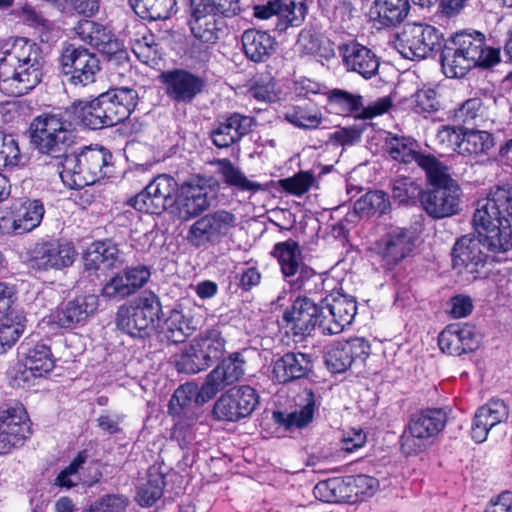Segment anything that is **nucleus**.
<instances>
[{
  "instance_id": "obj_7",
  "label": "nucleus",
  "mask_w": 512,
  "mask_h": 512,
  "mask_svg": "<svg viewBox=\"0 0 512 512\" xmlns=\"http://www.w3.org/2000/svg\"><path fill=\"white\" fill-rule=\"evenodd\" d=\"M446 421L442 409H426L412 415L400 437L403 453L414 455L424 451L445 427Z\"/></svg>"
},
{
  "instance_id": "obj_63",
  "label": "nucleus",
  "mask_w": 512,
  "mask_h": 512,
  "mask_svg": "<svg viewBox=\"0 0 512 512\" xmlns=\"http://www.w3.org/2000/svg\"><path fill=\"white\" fill-rule=\"evenodd\" d=\"M132 50L137 58L144 63L154 60L157 54L154 36L152 34L143 35L141 40H137L133 44Z\"/></svg>"
},
{
  "instance_id": "obj_30",
  "label": "nucleus",
  "mask_w": 512,
  "mask_h": 512,
  "mask_svg": "<svg viewBox=\"0 0 512 512\" xmlns=\"http://www.w3.org/2000/svg\"><path fill=\"white\" fill-rule=\"evenodd\" d=\"M254 122L253 117L237 112L223 117L210 133L213 144L218 148L230 147L251 132Z\"/></svg>"
},
{
  "instance_id": "obj_36",
  "label": "nucleus",
  "mask_w": 512,
  "mask_h": 512,
  "mask_svg": "<svg viewBox=\"0 0 512 512\" xmlns=\"http://www.w3.org/2000/svg\"><path fill=\"white\" fill-rule=\"evenodd\" d=\"M481 242L470 236H463L453 247V268L460 273L466 269L470 273L476 271L477 266L483 265L486 255L480 249Z\"/></svg>"
},
{
  "instance_id": "obj_57",
  "label": "nucleus",
  "mask_w": 512,
  "mask_h": 512,
  "mask_svg": "<svg viewBox=\"0 0 512 512\" xmlns=\"http://www.w3.org/2000/svg\"><path fill=\"white\" fill-rule=\"evenodd\" d=\"M379 486V481L372 476L359 474L347 477V487L361 501L373 496Z\"/></svg>"
},
{
  "instance_id": "obj_28",
  "label": "nucleus",
  "mask_w": 512,
  "mask_h": 512,
  "mask_svg": "<svg viewBox=\"0 0 512 512\" xmlns=\"http://www.w3.org/2000/svg\"><path fill=\"white\" fill-rule=\"evenodd\" d=\"M510 410L501 399H491L480 406L475 414L471 425V437L480 444L487 440L489 432L509 418Z\"/></svg>"
},
{
  "instance_id": "obj_3",
  "label": "nucleus",
  "mask_w": 512,
  "mask_h": 512,
  "mask_svg": "<svg viewBox=\"0 0 512 512\" xmlns=\"http://www.w3.org/2000/svg\"><path fill=\"white\" fill-rule=\"evenodd\" d=\"M112 159L103 147H85L78 153L64 155L57 163L59 176L70 189H82L105 177Z\"/></svg>"
},
{
  "instance_id": "obj_18",
  "label": "nucleus",
  "mask_w": 512,
  "mask_h": 512,
  "mask_svg": "<svg viewBox=\"0 0 512 512\" xmlns=\"http://www.w3.org/2000/svg\"><path fill=\"white\" fill-rule=\"evenodd\" d=\"M177 191L172 213L182 222L198 217L210 207L209 186L205 178H192Z\"/></svg>"
},
{
  "instance_id": "obj_21",
  "label": "nucleus",
  "mask_w": 512,
  "mask_h": 512,
  "mask_svg": "<svg viewBox=\"0 0 512 512\" xmlns=\"http://www.w3.org/2000/svg\"><path fill=\"white\" fill-rule=\"evenodd\" d=\"M98 299L93 294L79 295L61 303L57 309L43 318L41 325H54L57 328H73L84 324L95 313Z\"/></svg>"
},
{
  "instance_id": "obj_17",
  "label": "nucleus",
  "mask_w": 512,
  "mask_h": 512,
  "mask_svg": "<svg viewBox=\"0 0 512 512\" xmlns=\"http://www.w3.org/2000/svg\"><path fill=\"white\" fill-rule=\"evenodd\" d=\"M30 433L27 412L21 403H5L0 406L1 454L22 446Z\"/></svg>"
},
{
  "instance_id": "obj_10",
  "label": "nucleus",
  "mask_w": 512,
  "mask_h": 512,
  "mask_svg": "<svg viewBox=\"0 0 512 512\" xmlns=\"http://www.w3.org/2000/svg\"><path fill=\"white\" fill-rule=\"evenodd\" d=\"M211 399L204 394V383L201 388L194 383L178 387L169 402V413L175 419L173 436L187 438L189 428L197 421L198 407Z\"/></svg>"
},
{
  "instance_id": "obj_42",
  "label": "nucleus",
  "mask_w": 512,
  "mask_h": 512,
  "mask_svg": "<svg viewBox=\"0 0 512 512\" xmlns=\"http://www.w3.org/2000/svg\"><path fill=\"white\" fill-rule=\"evenodd\" d=\"M481 342V335L469 324H450V349L455 355L475 351Z\"/></svg>"
},
{
  "instance_id": "obj_45",
  "label": "nucleus",
  "mask_w": 512,
  "mask_h": 512,
  "mask_svg": "<svg viewBox=\"0 0 512 512\" xmlns=\"http://www.w3.org/2000/svg\"><path fill=\"white\" fill-rule=\"evenodd\" d=\"M191 321L182 311L172 309L165 318L162 333L171 343H183L193 332Z\"/></svg>"
},
{
  "instance_id": "obj_33",
  "label": "nucleus",
  "mask_w": 512,
  "mask_h": 512,
  "mask_svg": "<svg viewBox=\"0 0 512 512\" xmlns=\"http://www.w3.org/2000/svg\"><path fill=\"white\" fill-rule=\"evenodd\" d=\"M123 263V254L110 240L92 243L83 255L84 269L89 272L112 269Z\"/></svg>"
},
{
  "instance_id": "obj_54",
  "label": "nucleus",
  "mask_w": 512,
  "mask_h": 512,
  "mask_svg": "<svg viewBox=\"0 0 512 512\" xmlns=\"http://www.w3.org/2000/svg\"><path fill=\"white\" fill-rule=\"evenodd\" d=\"M193 348V342H191L189 347L181 354L177 361L179 372L196 374L211 365V362L202 353Z\"/></svg>"
},
{
  "instance_id": "obj_39",
  "label": "nucleus",
  "mask_w": 512,
  "mask_h": 512,
  "mask_svg": "<svg viewBox=\"0 0 512 512\" xmlns=\"http://www.w3.org/2000/svg\"><path fill=\"white\" fill-rule=\"evenodd\" d=\"M326 301L330 314L334 317L330 331H343L352 324L357 313V303L353 297L339 294L332 297L331 301Z\"/></svg>"
},
{
  "instance_id": "obj_31",
  "label": "nucleus",
  "mask_w": 512,
  "mask_h": 512,
  "mask_svg": "<svg viewBox=\"0 0 512 512\" xmlns=\"http://www.w3.org/2000/svg\"><path fill=\"white\" fill-rule=\"evenodd\" d=\"M343 64L348 71L358 73L365 79L375 76L379 69L376 54L364 45L350 42L340 47Z\"/></svg>"
},
{
  "instance_id": "obj_50",
  "label": "nucleus",
  "mask_w": 512,
  "mask_h": 512,
  "mask_svg": "<svg viewBox=\"0 0 512 512\" xmlns=\"http://www.w3.org/2000/svg\"><path fill=\"white\" fill-rule=\"evenodd\" d=\"M219 173L223 181L231 187L241 191H258L261 187L259 183L250 181L244 173L236 167L229 159H219L217 161Z\"/></svg>"
},
{
  "instance_id": "obj_4",
  "label": "nucleus",
  "mask_w": 512,
  "mask_h": 512,
  "mask_svg": "<svg viewBox=\"0 0 512 512\" xmlns=\"http://www.w3.org/2000/svg\"><path fill=\"white\" fill-rule=\"evenodd\" d=\"M272 255L277 259L283 279L291 291L310 294L322 291V275L303 261L302 251L296 241L288 239L276 243Z\"/></svg>"
},
{
  "instance_id": "obj_51",
  "label": "nucleus",
  "mask_w": 512,
  "mask_h": 512,
  "mask_svg": "<svg viewBox=\"0 0 512 512\" xmlns=\"http://www.w3.org/2000/svg\"><path fill=\"white\" fill-rule=\"evenodd\" d=\"M390 208L388 195L381 190L369 191L354 204V210L360 215H382Z\"/></svg>"
},
{
  "instance_id": "obj_9",
  "label": "nucleus",
  "mask_w": 512,
  "mask_h": 512,
  "mask_svg": "<svg viewBox=\"0 0 512 512\" xmlns=\"http://www.w3.org/2000/svg\"><path fill=\"white\" fill-rule=\"evenodd\" d=\"M30 137L36 148L55 158L64 152L74 139L68 123L55 114H42L30 124Z\"/></svg>"
},
{
  "instance_id": "obj_6",
  "label": "nucleus",
  "mask_w": 512,
  "mask_h": 512,
  "mask_svg": "<svg viewBox=\"0 0 512 512\" xmlns=\"http://www.w3.org/2000/svg\"><path fill=\"white\" fill-rule=\"evenodd\" d=\"M161 314L159 297L153 292L145 291L129 305L118 309L116 326L132 338L145 339L155 332Z\"/></svg>"
},
{
  "instance_id": "obj_40",
  "label": "nucleus",
  "mask_w": 512,
  "mask_h": 512,
  "mask_svg": "<svg viewBox=\"0 0 512 512\" xmlns=\"http://www.w3.org/2000/svg\"><path fill=\"white\" fill-rule=\"evenodd\" d=\"M71 109L75 118L85 127L92 130L107 127L103 105L100 102V96L90 101H75L72 104Z\"/></svg>"
},
{
  "instance_id": "obj_55",
  "label": "nucleus",
  "mask_w": 512,
  "mask_h": 512,
  "mask_svg": "<svg viewBox=\"0 0 512 512\" xmlns=\"http://www.w3.org/2000/svg\"><path fill=\"white\" fill-rule=\"evenodd\" d=\"M347 479L332 478L319 482L313 489L314 495L324 502H340L344 499L343 491Z\"/></svg>"
},
{
  "instance_id": "obj_46",
  "label": "nucleus",
  "mask_w": 512,
  "mask_h": 512,
  "mask_svg": "<svg viewBox=\"0 0 512 512\" xmlns=\"http://www.w3.org/2000/svg\"><path fill=\"white\" fill-rule=\"evenodd\" d=\"M153 198L156 200L157 205H160L162 210L173 208L175 201V192L178 190L177 181L170 175L160 174L153 178L152 181L146 186Z\"/></svg>"
},
{
  "instance_id": "obj_19",
  "label": "nucleus",
  "mask_w": 512,
  "mask_h": 512,
  "mask_svg": "<svg viewBox=\"0 0 512 512\" xmlns=\"http://www.w3.org/2000/svg\"><path fill=\"white\" fill-rule=\"evenodd\" d=\"M384 149L391 159L404 164L416 162L427 177L435 179L434 173L440 168V161L433 155L420 152L418 142L412 137L387 132Z\"/></svg>"
},
{
  "instance_id": "obj_26",
  "label": "nucleus",
  "mask_w": 512,
  "mask_h": 512,
  "mask_svg": "<svg viewBox=\"0 0 512 512\" xmlns=\"http://www.w3.org/2000/svg\"><path fill=\"white\" fill-rule=\"evenodd\" d=\"M105 113L107 127L125 121L138 104V93L135 89L119 87L99 95Z\"/></svg>"
},
{
  "instance_id": "obj_38",
  "label": "nucleus",
  "mask_w": 512,
  "mask_h": 512,
  "mask_svg": "<svg viewBox=\"0 0 512 512\" xmlns=\"http://www.w3.org/2000/svg\"><path fill=\"white\" fill-rule=\"evenodd\" d=\"M242 45L244 53L250 60L262 62L270 56L274 39L267 32L251 29L243 33Z\"/></svg>"
},
{
  "instance_id": "obj_60",
  "label": "nucleus",
  "mask_w": 512,
  "mask_h": 512,
  "mask_svg": "<svg viewBox=\"0 0 512 512\" xmlns=\"http://www.w3.org/2000/svg\"><path fill=\"white\" fill-rule=\"evenodd\" d=\"M128 204L136 210L147 214H161L163 212L160 205H157L152 193L145 187L141 192L128 200Z\"/></svg>"
},
{
  "instance_id": "obj_58",
  "label": "nucleus",
  "mask_w": 512,
  "mask_h": 512,
  "mask_svg": "<svg viewBox=\"0 0 512 512\" xmlns=\"http://www.w3.org/2000/svg\"><path fill=\"white\" fill-rule=\"evenodd\" d=\"M314 180L311 172L300 171L292 177L280 179L279 186L289 194L301 196L310 189Z\"/></svg>"
},
{
  "instance_id": "obj_53",
  "label": "nucleus",
  "mask_w": 512,
  "mask_h": 512,
  "mask_svg": "<svg viewBox=\"0 0 512 512\" xmlns=\"http://www.w3.org/2000/svg\"><path fill=\"white\" fill-rule=\"evenodd\" d=\"M331 109L341 115L358 113L362 107V97L341 89H333L328 94Z\"/></svg>"
},
{
  "instance_id": "obj_2",
  "label": "nucleus",
  "mask_w": 512,
  "mask_h": 512,
  "mask_svg": "<svg viewBox=\"0 0 512 512\" xmlns=\"http://www.w3.org/2000/svg\"><path fill=\"white\" fill-rule=\"evenodd\" d=\"M473 224L482 246L493 253L512 247V184L500 186L477 202Z\"/></svg>"
},
{
  "instance_id": "obj_61",
  "label": "nucleus",
  "mask_w": 512,
  "mask_h": 512,
  "mask_svg": "<svg viewBox=\"0 0 512 512\" xmlns=\"http://www.w3.org/2000/svg\"><path fill=\"white\" fill-rule=\"evenodd\" d=\"M124 420V415L115 411L106 410L100 414L97 419V426L99 429L109 435L118 434L122 431L121 423Z\"/></svg>"
},
{
  "instance_id": "obj_44",
  "label": "nucleus",
  "mask_w": 512,
  "mask_h": 512,
  "mask_svg": "<svg viewBox=\"0 0 512 512\" xmlns=\"http://www.w3.org/2000/svg\"><path fill=\"white\" fill-rule=\"evenodd\" d=\"M130 6L142 18L165 20L176 12V0H129Z\"/></svg>"
},
{
  "instance_id": "obj_25",
  "label": "nucleus",
  "mask_w": 512,
  "mask_h": 512,
  "mask_svg": "<svg viewBox=\"0 0 512 512\" xmlns=\"http://www.w3.org/2000/svg\"><path fill=\"white\" fill-rule=\"evenodd\" d=\"M167 96L175 102L189 103L202 92L205 80L184 69H174L161 75Z\"/></svg>"
},
{
  "instance_id": "obj_47",
  "label": "nucleus",
  "mask_w": 512,
  "mask_h": 512,
  "mask_svg": "<svg viewBox=\"0 0 512 512\" xmlns=\"http://www.w3.org/2000/svg\"><path fill=\"white\" fill-rule=\"evenodd\" d=\"M16 221H18V230L22 234L27 233L38 227L43 219L45 208L40 200H27L14 211Z\"/></svg>"
},
{
  "instance_id": "obj_64",
  "label": "nucleus",
  "mask_w": 512,
  "mask_h": 512,
  "mask_svg": "<svg viewBox=\"0 0 512 512\" xmlns=\"http://www.w3.org/2000/svg\"><path fill=\"white\" fill-rule=\"evenodd\" d=\"M127 504L128 499L123 495H106L92 506L96 512H124Z\"/></svg>"
},
{
  "instance_id": "obj_43",
  "label": "nucleus",
  "mask_w": 512,
  "mask_h": 512,
  "mask_svg": "<svg viewBox=\"0 0 512 512\" xmlns=\"http://www.w3.org/2000/svg\"><path fill=\"white\" fill-rule=\"evenodd\" d=\"M191 342L193 349L202 353L211 364L223 355L226 346V340L217 327L201 332Z\"/></svg>"
},
{
  "instance_id": "obj_49",
  "label": "nucleus",
  "mask_w": 512,
  "mask_h": 512,
  "mask_svg": "<svg viewBox=\"0 0 512 512\" xmlns=\"http://www.w3.org/2000/svg\"><path fill=\"white\" fill-rule=\"evenodd\" d=\"M164 487V475L158 469H150L146 481L138 487L139 504L145 507L153 505L163 495Z\"/></svg>"
},
{
  "instance_id": "obj_20",
  "label": "nucleus",
  "mask_w": 512,
  "mask_h": 512,
  "mask_svg": "<svg viewBox=\"0 0 512 512\" xmlns=\"http://www.w3.org/2000/svg\"><path fill=\"white\" fill-rule=\"evenodd\" d=\"M369 341L362 337L336 341L327 346L324 361L332 373H343L352 365H362L370 355Z\"/></svg>"
},
{
  "instance_id": "obj_37",
  "label": "nucleus",
  "mask_w": 512,
  "mask_h": 512,
  "mask_svg": "<svg viewBox=\"0 0 512 512\" xmlns=\"http://www.w3.org/2000/svg\"><path fill=\"white\" fill-rule=\"evenodd\" d=\"M454 150L460 155L487 153L494 146L493 136L486 131L467 130L456 135Z\"/></svg>"
},
{
  "instance_id": "obj_13",
  "label": "nucleus",
  "mask_w": 512,
  "mask_h": 512,
  "mask_svg": "<svg viewBox=\"0 0 512 512\" xmlns=\"http://www.w3.org/2000/svg\"><path fill=\"white\" fill-rule=\"evenodd\" d=\"M259 404V394L250 385L234 386L214 403L213 416L219 421L237 422L253 413Z\"/></svg>"
},
{
  "instance_id": "obj_23",
  "label": "nucleus",
  "mask_w": 512,
  "mask_h": 512,
  "mask_svg": "<svg viewBox=\"0 0 512 512\" xmlns=\"http://www.w3.org/2000/svg\"><path fill=\"white\" fill-rule=\"evenodd\" d=\"M150 276V269L145 265L126 267L105 283L101 289V296L108 300H124L141 289Z\"/></svg>"
},
{
  "instance_id": "obj_12",
  "label": "nucleus",
  "mask_w": 512,
  "mask_h": 512,
  "mask_svg": "<svg viewBox=\"0 0 512 512\" xmlns=\"http://www.w3.org/2000/svg\"><path fill=\"white\" fill-rule=\"evenodd\" d=\"M396 50L408 60H421L442 48L441 36L430 25L409 23L394 42Z\"/></svg>"
},
{
  "instance_id": "obj_41",
  "label": "nucleus",
  "mask_w": 512,
  "mask_h": 512,
  "mask_svg": "<svg viewBox=\"0 0 512 512\" xmlns=\"http://www.w3.org/2000/svg\"><path fill=\"white\" fill-rule=\"evenodd\" d=\"M375 20L383 27L400 24L408 15L410 4L408 0H375Z\"/></svg>"
},
{
  "instance_id": "obj_16",
  "label": "nucleus",
  "mask_w": 512,
  "mask_h": 512,
  "mask_svg": "<svg viewBox=\"0 0 512 512\" xmlns=\"http://www.w3.org/2000/svg\"><path fill=\"white\" fill-rule=\"evenodd\" d=\"M79 39L107 56L117 64L128 62V51L124 44L104 25L92 20H82L74 28Z\"/></svg>"
},
{
  "instance_id": "obj_29",
  "label": "nucleus",
  "mask_w": 512,
  "mask_h": 512,
  "mask_svg": "<svg viewBox=\"0 0 512 512\" xmlns=\"http://www.w3.org/2000/svg\"><path fill=\"white\" fill-rule=\"evenodd\" d=\"M414 231L405 228L391 230L384 239L378 243V253L384 266L393 268L413 250L416 241Z\"/></svg>"
},
{
  "instance_id": "obj_27",
  "label": "nucleus",
  "mask_w": 512,
  "mask_h": 512,
  "mask_svg": "<svg viewBox=\"0 0 512 512\" xmlns=\"http://www.w3.org/2000/svg\"><path fill=\"white\" fill-rule=\"evenodd\" d=\"M319 305L308 297H298L283 314L287 329L302 339L316 329Z\"/></svg>"
},
{
  "instance_id": "obj_22",
  "label": "nucleus",
  "mask_w": 512,
  "mask_h": 512,
  "mask_svg": "<svg viewBox=\"0 0 512 512\" xmlns=\"http://www.w3.org/2000/svg\"><path fill=\"white\" fill-rule=\"evenodd\" d=\"M247 350L236 351L229 354L206 376L204 381V394L213 398L225 387L239 381L245 374Z\"/></svg>"
},
{
  "instance_id": "obj_8",
  "label": "nucleus",
  "mask_w": 512,
  "mask_h": 512,
  "mask_svg": "<svg viewBox=\"0 0 512 512\" xmlns=\"http://www.w3.org/2000/svg\"><path fill=\"white\" fill-rule=\"evenodd\" d=\"M237 217L231 211L218 209L199 217L188 229L186 239L197 249L220 244L232 235Z\"/></svg>"
},
{
  "instance_id": "obj_59",
  "label": "nucleus",
  "mask_w": 512,
  "mask_h": 512,
  "mask_svg": "<svg viewBox=\"0 0 512 512\" xmlns=\"http://www.w3.org/2000/svg\"><path fill=\"white\" fill-rule=\"evenodd\" d=\"M21 162V153L17 142L11 135L0 132V167L17 166Z\"/></svg>"
},
{
  "instance_id": "obj_35",
  "label": "nucleus",
  "mask_w": 512,
  "mask_h": 512,
  "mask_svg": "<svg viewBox=\"0 0 512 512\" xmlns=\"http://www.w3.org/2000/svg\"><path fill=\"white\" fill-rule=\"evenodd\" d=\"M256 15L261 18H268L275 14L280 21L285 23L282 29L288 26H299L306 15L307 8L304 0H270L267 7L256 8Z\"/></svg>"
},
{
  "instance_id": "obj_11",
  "label": "nucleus",
  "mask_w": 512,
  "mask_h": 512,
  "mask_svg": "<svg viewBox=\"0 0 512 512\" xmlns=\"http://www.w3.org/2000/svg\"><path fill=\"white\" fill-rule=\"evenodd\" d=\"M77 256L72 242L62 239H42L29 251L28 264L37 271H59L70 267Z\"/></svg>"
},
{
  "instance_id": "obj_62",
  "label": "nucleus",
  "mask_w": 512,
  "mask_h": 512,
  "mask_svg": "<svg viewBox=\"0 0 512 512\" xmlns=\"http://www.w3.org/2000/svg\"><path fill=\"white\" fill-rule=\"evenodd\" d=\"M24 332V326L21 323H8L0 324V353L10 348Z\"/></svg>"
},
{
  "instance_id": "obj_32",
  "label": "nucleus",
  "mask_w": 512,
  "mask_h": 512,
  "mask_svg": "<svg viewBox=\"0 0 512 512\" xmlns=\"http://www.w3.org/2000/svg\"><path fill=\"white\" fill-rule=\"evenodd\" d=\"M435 179L427 177L433 189L422 192L421 203L433 218H445L448 216V173L447 168L440 162V168L435 171Z\"/></svg>"
},
{
  "instance_id": "obj_52",
  "label": "nucleus",
  "mask_w": 512,
  "mask_h": 512,
  "mask_svg": "<svg viewBox=\"0 0 512 512\" xmlns=\"http://www.w3.org/2000/svg\"><path fill=\"white\" fill-rule=\"evenodd\" d=\"M284 119L302 129H315L322 123V114L305 106H289L283 112Z\"/></svg>"
},
{
  "instance_id": "obj_1",
  "label": "nucleus",
  "mask_w": 512,
  "mask_h": 512,
  "mask_svg": "<svg viewBox=\"0 0 512 512\" xmlns=\"http://www.w3.org/2000/svg\"><path fill=\"white\" fill-rule=\"evenodd\" d=\"M44 56L34 41L19 37L0 48V91L12 97L28 94L42 80Z\"/></svg>"
},
{
  "instance_id": "obj_56",
  "label": "nucleus",
  "mask_w": 512,
  "mask_h": 512,
  "mask_svg": "<svg viewBox=\"0 0 512 512\" xmlns=\"http://www.w3.org/2000/svg\"><path fill=\"white\" fill-rule=\"evenodd\" d=\"M392 196L399 203L415 202L421 197V187L409 177H400L392 182Z\"/></svg>"
},
{
  "instance_id": "obj_5",
  "label": "nucleus",
  "mask_w": 512,
  "mask_h": 512,
  "mask_svg": "<svg viewBox=\"0 0 512 512\" xmlns=\"http://www.w3.org/2000/svg\"><path fill=\"white\" fill-rule=\"evenodd\" d=\"M452 77L461 78L474 66L491 67L500 61L499 50L485 46V35L476 30H462L450 38Z\"/></svg>"
},
{
  "instance_id": "obj_48",
  "label": "nucleus",
  "mask_w": 512,
  "mask_h": 512,
  "mask_svg": "<svg viewBox=\"0 0 512 512\" xmlns=\"http://www.w3.org/2000/svg\"><path fill=\"white\" fill-rule=\"evenodd\" d=\"M315 408V400L312 392L307 395L306 404L299 410L285 414L277 411L273 413L275 421L284 426L286 429L303 428L307 426L313 419Z\"/></svg>"
},
{
  "instance_id": "obj_15",
  "label": "nucleus",
  "mask_w": 512,
  "mask_h": 512,
  "mask_svg": "<svg viewBox=\"0 0 512 512\" xmlns=\"http://www.w3.org/2000/svg\"><path fill=\"white\" fill-rule=\"evenodd\" d=\"M59 63L63 74L70 76L69 81L74 85L86 86L93 83L100 71L97 56L88 49L73 44L63 46Z\"/></svg>"
},
{
  "instance_id": "obj_24",
  "label": "nucleus",
  "mask_w": 512,
  "mask_h": 512,
  "mask_svg": "<svg viewBox=\"0 0 512 512\" xmlns=\"http://www.w3.org/2000/svg\"><path fill=\"white\" fill-rule=\"evenodd\" d=\"M193 37L201 43H217L222 32V19L213 13V3L191 0V15L188 21Z\"/></svg>"
},
{
  "instance_id": "obj_14",
  "label": "nucleus",
  "mask_w": 512,
  "mask_h": 512,
  "mask_svg": "<svg viewBox=\"0 0 512 512\" xmlns=\"http://www.w3.org/2000/svg\"><path fill=\"white\" fill-rule=\"evenodd\" d=\"M20 349L24 360L18 362L11 372L15 386H29L34 379L42 377L54 368L55 360L48 345L37 343L29 347L28 344H21Z\"/></svg>"
},
{
  "instance_id": "obj_34",
  "label": "nucleus",
  "mask_w": 512,
  "mask_h": 512,
  "mask_svg": "<svg viewBox=\"0 0 512 512\" xmlns=\"http://www.w3.org/2000/svg\"><path fill=\"white\" fill-rule=\"evenodd\" d=\"M312 369L310 356L288 352L273 363L272 377L278 383H288L308 375Z\"/></svg>"
}]
</instances>
